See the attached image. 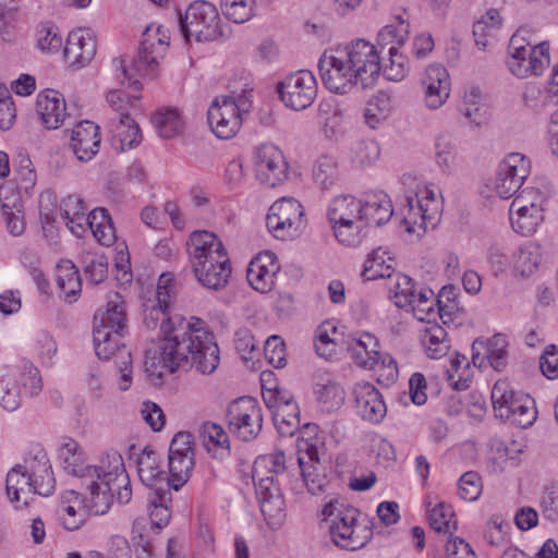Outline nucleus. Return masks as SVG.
<instances>
[{
	"instance_id": "obj_1",
	"label": "nucleus",
	"mask_w": 558,
	"mask_h": 558,
	"mask_svg": "<svg viewBox=\"0 0 558 558\" xmlns=\"http://www.w3.org/2000/svg\"><path fill=\"white\" fill-rule=\"evenodd\" d=\"M143 323L148 330L160 327L163 333L159 344L145 352L144 367L151 380H160L165 374H172L189 363L203 374L217 369L219 348L202 319L171 316L169 303L154 299L144 304Z\"/></svg>"
},
{
	"instance_id": "obj_2",
	"label": "nucleus",
	"mask_w": 558,
	"mask_h": 558,
	"mask_svg": "<svg viewBox=\"0 0 558 558\" xmlns=\"http://www.w3.org/2000/svg\"><path fill=\"white\" fill-rule=\"evenodd\" d=\"M190 262L197 281L206 289H223L231 265L222 242L211 232L194 231L187 242Z\"/></svg>"
},
{
	"instance_id": "obj_3",
	"label": "nucleus",
	"mask_w": 558,
	"mask_h": 558,
	"mask_svg": "<svg viewBox=\"0 0 558 558\" xmlns=\"http://www.w3.org/2000/svg\"><path fill=\"white\" fill-rule=\"evenodd\" d=\"M98 469L100 476L92 477L86 483V489L90 494L89 512L95 515L105 514L113 497L121 505L128 504L132 498L131 482L123 459L118 452L108 453Z\"/></svg>"
},
{
	"instance_id": "obj_4",
	"label": "nucleus",
	"mask_w": 558,
	"mask_h": 558,
	"mask_svg": "<svg viewBox=\"0 0 558 558\" xmlns=\"http://www.w3.org/2000/svg\"><path fill=\"white\" fill-rule=\"evenodd\" d=\"M170 44L169 29L161 25H149L143 32L138 50V59L132 68H128L121 58H113L111 72L120 85H128L135 90L141 89V83L135 78L138 75L154 73L160 60L163 59Z\"/></svg>"
},
{
	"instance_id": "obj_5",
	"label": "nucleus",
	"mask_w": 558,
	"mask_h": 558,
	"mask_svg": "<svg viewBox=\"0 0 558 558\" xmlns=\"http://www.w3.org/2000/svg\"><path fill=\"white\" fill-rule=\"evenodd\" d=\"M323 512L330 518V536L338 547L356 550L364 547L373 537L369 521L365 517L361 518L356 508L330 501Z\"/></svg>"
},
{
	"instance_id": "obj_6",
	"label": "nucleus",
	"mask_w": 558,
	"mask_h": 558,
	"mask_svg": "<svg viewBox=\"0 0 558 558\" xmlns=\"http://www.w3.org/2000/svg\"><path fill=\"white\" fill-rule=\"evenodd\" d=\"M550 64L549 45L546 41L531 45L520 34H513L508 46L507 66L517 77L541 75Z\"/></svg>"
},
{
	"instance_id": "obj_7",
	"label": "nucleus",
	"mask_w": 558,
	"mask_h": 558,
	"mask_svg": "<svg viewBox=\"0 0 558 558\" xmlns=\"http://www.w3.org/2000/svg\"><path fill=\"white\" fill-rule=\"evenodd\" d=\"M219 21V13L214 4L194 1L185 14L179 17L180 32L185 41H190L192 37L196 41L216 40L222 36Z\"/></svg>"
},
{
	"instance_id": "obj_8",
	"label": "nucleus",
	"mask_w": 558,
	"mask_h": 558,
	"mask_svg": "<svg viewBox=\"0 0 558 558\" xmlns=\"http://www.w3.org/2000/svg\"><path fill=\"white\" fill-rule=\"evenodd\" d=\"M319 75L327 89L345 94L360 84L342 48L325 51L318 62Z\"/></svg>"
},
{
	"instance_id": "obj_9",
	"label": "nucleus",
	"mask_w": 558,
	"mask_h": 558,
	"mask_svg": "<svg viewBox=\"0 0 558 558\" xmlns=\"http://www.w3.org/2000/svg\"><path fill=\"white\" fill-rule=\"evenodd\" d=\"M59 217L78 238L89 229L95 239L104 245L111 244L116 239L114 227L108 211H59Z\"/></svg>"
},
{
	"instance_id": "obj_10",
	"label": "nucleus",
	"mask_w": 558,
	"mask_h": 558,
	"mask_svg": "<svg viewBox=\"0 0 558 558\" xmlns=\"http://www.w3.org/2000/svg\"><path fill=\"white\" fill-rule=\"evenodd\" d=\"M227 418L230 432L244 441L255 439L262 430V408L253 398L242 397L232 401Z\"/></svg>"
},
{
	"instance_id": "obj_11",
	"label": "nucleus",
	"mask_w": 558,
	"mask_h": 558,
	"mask_svg": "<svg viewBox=\"0 0 558 558\" xmlns=\"http://www.w3.org/2000/svg\"><path fill=\"white\" fill-rule=\"evenodd\" d=\"M531 160L521 153H509L499 162L495 191L502 199L514 196L531 174Z\"/></svg>"
},
{
	"instance_id": "obj_12",
	"label": "nucleus",
	"mask_w": 558,
	"mask_h": 558,
	"mask_svg": "<svg viewBox=\"0 0 558 558\" xmlns=\"http://www.w3.org/2000/svg\"><path fill=\"white\" fill-rule=\"evenodd\" d=\"M277 90L286 107L301 111L314 102L317 96V81L312 72L299 70L279 82Z\"/></svg>"
},
{
	"instance_id": "obj_13",
	"label": "nucleus",
	"mask_w": 558,
	"mask_h": 558,
	"mask_svg": "<svg viewBox=\"0 0 558 558\" xmlns=\"http://www.w3.org/2000/svg\"><path fill=\"white\" fill-rule=\"evenodd\" d=\"M244 102L233 97H216L207 111V121L211 132L221 140H230L236 135L242 125Z\"/></svg>"
},
{
	"instance_id": "obj_14",
	"label": "nucleus",
	"mask_w": 558,
	"mask_h": 558,
	"mask_svg": "<svg viewBox=\"0 0 558 558\" xmlns=\"http://www.w3.org/2000/svg\"><path fill=\"white\" fill-rule=\"evenodd\" d=\"M363 88L376 82L381 73V58L377 48L369 41L356 39L342 48Z\"/></svg>"
},
{
	"instance_id": "obj_15",
	"label": "nucleus",
	"mask_w": 558,
	"mask_h": 558,
	"mask_svg": "<svg viewBox=\"0 0 558 558\" xmlns=\"http://www.w3.org/2000/svg\"><path fill=\"white\" fill-rule=\"evenodd\" d=\"M254 167L256 178L264 184L276 186L288 177V163L282 151L272 144L255 148Z\"/></svg>"
},
{
	"instance_id": "obj_16",
	"label": "nucleus",
	"mask_w": 558,
	"mask_h": 558,
	"mask_svg": "<svg viewBox=\"0 0 558 558\" xmlns=\"http://www.w3.org/2000/svg\"><path fill=\"white\" fill-rule=\"evenodd\" d=\"M423 100L430 110H437L445 105L450 95V76L441 64L428 65L421 80Z\"/></svg>"
},
{
	"instance_id": "obj_17",
	"label": "nucleus",
	"mask_w": 558,
	"mask_h": 558,
	"mask_svg": "<svg viewBox=\"0 0 558 558\" xmlns=\"http://www.w3.org/2000/svg\"><path fill=\"white\" fill-rule=\"evenodd\" d=\"M356 410L363 420L379 423L387 413L380 392L369 383H359L353 389Z\"/></svg>"
},
{
	"instance_id": "obj_18",
	"label": "nucleus",
	"mask_w": 558,
	"mask_h": 558,
	"mask_svg": "<svg viewBox=\"0 0 558 558\" xmlns=\"http://www.w3.org/2000/svg\"><path fill=\"white\" fill-rule=\"evenodd\" d=\"M70 146L80 161L92 160L99 150V128L92 121L78 122L72 130Z\"/></svg>"
},
{
	"instance_id": "obj_19",
	"label": "nucleus",
	"mask_w": 558,
	"mask_h": 558,
	"mask_svg": "<svg viewBox=\"0 0 558 558\" xmlns=\"http://www.w3.org/2000/svg\"><path fill=\"white\" fill-rule=\"evenodd\" d=\"M555 197L556 191L551 182L545 177H536L532 184L523 189L514 198L510 209L517 204L518 209H545L553 204Z\"/></svg>"
},
{
	"instance_id": "obj_20",
	"label": "nucleus",
	"mask_w": 558,
	"mask_h": 558,
	"mask_svg": "<svg viewBox=\"0 0 558 558\" xmlns=\"http://www.w3.org/2000/svg\"><path fill=\"white\" fill-rule=\"evenodd\" d=\"M96 53V40L89 29L78 28L69 34L65 47V59L78 68L87 64Z\"/></svg>"
},
{
	"instance_id": "obj_21",
	"label": "nucleus",
	"mask_w": 558,
	"mask_h": 558,
	"mask_svg": "<svg viewBox=\"0 0 558 558\" xmlns=\"http://www.w3.org/2000/svg\"><path fill=\"white\" fill-rule=\"evenodd\" d=\"M37 113L47 130H56L63 122L66 107L63 96L54 89H46L38 94Z\"/></svg>"
},
{
	"instance_id": "obj_22",
	"label": "nucleus",
	"mask_w": 558,
	"mask_h": 558,
	"mask_svg": "<svg viewBox=\"0 0 558 558\" xmlns=\"http://www.w3.org/2000/svg\"><path fill=\"white\" fill-rule=\"evenodd\" d=\"M59 458L63 463L64 471L73 476L80 477L83 486H86V483H88L92 477L100 476L98 466L85 465L80 446L73 439H69L60 447Z\"/></svg>"
},
{
	"instance_id": "obj_23",
	"label": "nucleus",
	"mask_w": 558,
	"mask_h": 558,
	"mask_svg": "<svg viewBox=\"0 0 558 558\" xmlns=\"http://www.w3.org/2000/svg\"><path fill=\"white\" fill-rule=\"evenodd\" d=\"M126 327V313L124 301L118 293L108 296L106 308H99L94 315V330H110L122 333Z\"/></svg>"
},
{
	"instance_id": "obj_24",
	"label": "nucleus",
	"mask_w": 558,
	"mask_h": 558,
	"mask_svg": "<svg viewBox=\"0 0 558 558\" xmlns=\"http://www.w3.org/2000/svg\"><path fill=\"white\" fill-rule=\"evenodd\" d=\"M269 232L279 240L296 236L304 228V211H272L266 216Z\"/></svg>"
},
{
	"instance_id": "obj_25",
	"label": "nucleus",
	"mask_w": 558,
	"mask_h": 558,
	"mask_svg": "<svg viewBox=\"0 0 558 558\" xmlns=\"http://www.w3.org/2000/svg\"><path fill=\"white\" fill-rule=\"evenodd\" d=\"M137 473L141 482L153 489L166 487L167 474L160 468L158 453L149 447H146L137 457Z\"/></svg>"
},
{
	"instance_id": "obj_26",
	"label": "nucleus",
	"mask_w": 558,
	"mask_h": 558,
	"mask_svg": "<svg viewBox=\"0 0 558 558\" xmlns=\"http://www.w3.org/2000/svg\"><path fill=\"white\" fill-rule=\"evenodd\" d=\"M338 211H332L329 221L333 229L336 239L345 246H356L362 241L361 232L365 222L361 211L352 217L338 216Z\"/></svg>"
},
{
	"instance_id": "obj_27",
	"label": "nucleus",
	"mask_w": 558,
	"mask_h": 558,
	"mask_svg": "<svg viewBox=\"0 0 558 558\" xmlns=\"http://www.w3.org/2000/svg\"><path fill=\"white\" fill-rule=\"evenodd\" d=\"M399 213L403 214L404 211ZM441 213L442 211H407L405 215H398L397 211H389L387 220L396 216L400 221V227H403L408 234L420 239L429 228H436L441 219Z\"/></svg>"
},
{
	"instance_id": "obj_28",
	"label": "nucleus",
	"mask_w": 558,
	"mask_h": 558,
	"mask_svg": "<svg viewBox=\"0 0 558 558\" xmlns=\"http://www.w3.org/2000/svg\"><path fill=\"white\" fill-rule=\"evenodd\" d=\"M109 128L113 141L119 143L121 151L131 149L142 142L143 136L140 126L130 117V113H122L118 120L111 119Z\"/></svg>"
},
{
	"instance_id": "obj_29",
	"label": "nucleus",
	"mask_w": 558,
	"mask_h": 558,
	"mask_svg": "<svg viewBox=\"0 0 558 558\" xmlns=\"http://www.w3.org/2000/svg\"><path fill=\"white\" fill-rule=\"evenodd\" d=\"M348 351L355 364L365 368H373L378 361L377 340L371 333H363L359 338L347 341Z\"/></svg>"
},
{
	"instance_id": "obj_30",
	"label": "nucleus",
	"mask_w": 558,
	"mask_h": 558,
	"mask_svg": "<svg viewBox=\"0 0 558 558\" xmlns=\"http://www.w3.org/2000/svg\"><path fill=\"white\" fill-rule=\"evenodd\" d=\"M542 258V250L537 243L526 242L511 256L513 274L520 277L531 276L538 267Z\"/></svg>"
},
{
	"instance_id": "obj_31",
	"label": "nucleus",
	"mask_w": 558,
	"mask_h": 558,
	"mask_svg": "<svg viewBox=\"0 0 558 558\" xmlns=\"http://www.w3.org/2000/svg\"><path fill=\"white\" fill-rule=\"evenodd\" d=\"M7 495L12 502L27 506L32 500V475L16 465L7 475Z\"/></svg>"
},
{
	"instance_id": "obj_32",
	"label": "nucleus",
	"mask_w": 558,
	"mask_h": 558,
	"mask_svg": "<svg viewBox=\"0 0 558 558\" xmlns=\"http://www.w3.org/2000/svg\"><path fill=\"white\" fill-rule=\"evenodd\" d=\"M407 206L409 209H428L444 206V199L440 189L433 184H417L415 190L405 194Z\"/></svg>"
},
{
	"instance_id": "obj_33",
	"label": "nucleus",
	"mask_w": 558,
	"mask_h": 558,
	"mask_svg": "<svg viewBox=\"0 0 558 558\" xmlns=\"http://www.w3.org/2000/svg\"><path fill=\"white\" fill-rule=\"evenodd\" d=\"M57 284L66 301L76 300L82 283L78 269L71 260H61L58 264Z\"/></svg>"
},
{
	"instance_id": "obj_34",
	"label": "nucleus",
	"mask_w": 558,
	"mask_h": 558,
	"mask_svg": "<svg viewBox=\"0 0 558 558\" xmlns=\"http://www.w3.org/2000/svg\"><path fill=\"white\" fill-rule=\"evenodd\" d=\"M194 466L192 454H169V476L166 487L179 490L190 478Z\"/></svg>"
},
{
	"instance_id": "obj_35",
	"label": "nucleus",
	"mask_w": 558,
	"mask_h": 558,
	"mask_svg": "<svg viewBox=\"0 0 558 558\" xmlns=\"http://www.w3.org/2000/svg\"><path fill=\"white\" fill-rule=\"evenodd\" d=\"M151 123L162 138H173L183 131V122L175 108L157 110L151 117Z\"/></svg>"
},
{
	"instance_id": "obj_36",
	"label": "nucleus",
	"mask_w": 558,
	"mask_h": 558,
	"mask_svg": "<svg viewBox=\"0 0 558 558\" xmlns=\"http://www.w3.org/2000/svg\"><path fill=\"white\" fill-rule=\"evenodd\" d=\"M523 392L514 391L506 380H498L492 389V402L496 415L500 418H508L512 404L517 402Z\"/></svg>"
},
{
	"instance_id": "obj_37",
	"label": "nucleus",
	"mask_w": 558,
	"mask_h": 558,
	"mask_svg": "<svg viewBox=\"0 0 558 558\" xmlns=\"http://www.w3.org/2000/svg\"><path fill=\"white\" fill-rule=\"evenodd\" d=\"M315 393L317 401L328 412L338 410L344 403V390L332 379L327 378L318 381L315 386Z\"/></svg>"
},
{
	"instance_id": "obj_38",
	"label": "nucleus",
	"mask_w": 558,
	"mask_h": 558,
	"mask_svg": "<svg viewBox=\"0 0 558 558\" xmlns=\"http://www.w3.org/2000/svg\"><path fill=\"white\" fill-rule=\"evenodd\" d=\"M170 490L165 487L157 488L148 497L149 519L151 525L158 530L165 527L170 520L171 513L168 508V496Z\"/></svg>"
},
{
	"instance_id": "obj_39",
	"label": "nucleus",
	"mask_w": 558,
	"mask_h": 558,
	"mask_svg": "<svg viewBox=\"0 0 558 558\" xmlns=\"http://www.w3.org/2000/svg\"><path fill=\"white\" fill-rule=\"evenodd\" d=\"M122 333H113L110 330H94L95 351L99 359L109 360L117 356L121 361V352L128 351L124 345H120Z\"/></svg>"
},
{
	"instance_id": "obj_40",
	"label": "nucleus",
	"mask_w": 558,
	"mask_h": 558,
	"mask_svg": "<svg viewBox=\"0 0 558 558\" xmlns=\"http://www.w3.org/2000/svg\"><path fill=\"white\" fill-rule=\"evenodd\" d=\"M81 264L84 275L92 284H99L108 278V258L100 253L85 252L82 254Z\"/></svg>"
},
{
	"instance_id": "obj_41",
	"label": "nucleus",
	"mask_w": 558,
	"mask_h": 558,
	"mask_svg": "<svg viewBox=\"0 0 558 558\" xmlns=\"http://www.w3.org/2000/svg\"><path fill=\"white\" fill-rule=\"evenodd\" d=\"M380 156V147L373 140H363L354 143L349 153V159L354 168L373 166Z\"/></svg>"
},
{
	"instance_id": "obj_42",
	"label": "nucleus",
	"mask_w": 558,
	"mask_h": 558,
	"mask_svg": "<svg viewBox=\"0 0 558 558\" xmlns=\"http://www.w3.org/2000/svg\"><path fill=\"white\" fill-rule=\"evenodd\" d=\"M272 421L281 436H292L300 426V409L298 403L283 404L274 410Z\"/></svg>"
},
{
	"instance_id": "obj_43",
	"label": "nucleus",
	"mask_w": 558,
	"mask_h": 558,
	"mask_svg": "<svg viewBox=\"0 0 558 558\" xmlns=\"http://www.w3.org/2000/svg\"><path fill=\"white\" fill-rule=\"evenodd\" d=\"M509 417L513 424L520 426L521 428H526L531 426L537 416V411L535 408V401L525 393L519 396V399L514 404H512V409L509 410Z\"/></svg>"
},
{
	"instance_id": "obj_44",
	"label": "nucleus",
	"mask_w": 558,
	"mask_h": 558,
	"mask_svg": "<svg viewBox=\"0 0 558 558\" xmlns=\"http://www.w3.org/2000/svg\"><path fill=\"white\" fill-rule=\"evenodd\" d=\"M389 296L395 305L400 308H405L411 305L412 298L415 294L413 280L402 274L395 276L392 284L388 286Z\"/></svg>"
},
{
	"instance_id": "obj_45",
	"label": "nucleus",
	"mask_w": 558,
	"mask_h": 558,
	"mask_svg": "<svg viewBox=\"0 0 558 558\" xmlns=\"http://www.w3.org/2000/svg\"><path fill=\"white\" fill-rule=\"evenodd\" d=\"M486 362L497 372L505 369L507 365L508 342L502 335H495L484 341Z\"/></svg>"
},
{
	"instance_id": "obj_46",
	"label": "nucleus",
	"mask_w": 558,
	"mask_h": 558,
	"mask_svg": "<svg viewBox=\"0 0 558 558\" xmlns=\"http://www.w3.org/2000/svg\"><path fill=\"white\" fill-rule=\"evenodd\" d=\"M338 175V161L331 156H322L313 167V180L324 190L335 184Z\"/></svg>"
},
{
	"instance_id": "obj_47",
	"label": "nucleus",
	"mask_w": 558,
	"mask_h": 558,
	"mask_svg": "<svg viewBox=\"0 0 558 558\" xmlns=\"http://www.w3.org/2000/svg\"><path fill=\"white\" fill-rule=\"evenodd\" d=\"M509 220L515 233L529 236L536 232L544 216L542 211H509Z\"/></svg>"
},
{
	"instance_id": "obj_48",
	"label": "nucleus",
	"mask_w": 558,
	"mask_h": 558,
	"mask_svg": "<svg viewBox=\"0 0 558 558\" xmlns=\"http://www.w3.org/2000/svg\"><path fill=\"white\" fill-rule=\"evenodd\" d=\"M429 525L437 533L450 534L457 531L454 512L450 505L438 504L429 513Z\"/></svg>"
},
{
	"instance_id": "obj_49",
	"label": "nucleus",
	"mask_w": 558,
	"mask_h": 558,
	"mask_svg": "<svg viewBox=\"0 0 558 558\" xmlns=\"http://www.w3.org/2000/svg\"><path fill=\"white\" fill-rule=\"evenodd\" d=\"M223 15L238 24L251 20L255 14V0H221Z\"/></svg>"
},
{
	"instance_id": "obj_50",
	"label": "nucleus",
	"mask_w": 558,
	"mask_h": 558,
	"mask_svg": "<svg viewBox=\"0 0 558 558\" xmlns=\"http://www.w3.org/2000/svg\"><path fill=\"white\" fill-rule=\"evenodd\" d=\"M389 59L381 61V72L389 81H402L408 72L407 58L399 52V48L390 46L388 49Z\"/></svg>"
},
{
	"instance_id": "obj_51",
	"label": "nucleus",
	"mask_w": 558,
	"mask_h": 558,
	"mask_svg": "<svg viewBox=\"0 0 558 558\" xmlns=\"http://www.w3.org/2000/svg\"><path fill=\"white\" fill-rule=\"evenodd\" d=\"M199 436L207 451L229 449V437L226 430L218 424L206 422L199 428Z\"/></svg>"
},
{
	"instance_id": "obj_52",
	"label": "nucleus",
	"mask_w": 558,
	"mask_h": 558,
	"mask_svg": "<svg viewBox=\"0 0 558 558\" xmlns=\"http://www.w3.org/2000/svg\"><path fill=\"white\" fill-rule=\"evenodd\" d=\"M436 305V298L433 290L428 288H422L418 293L415 292L412 298L411 307L414 316L421 320H430L435 316L436 312L434 306Z\"/></svg>"
},
{
	"instance_id": "obj_53",
	"label": "nucleus",
	"mask_w": 558,
	"mask_h": 558,
	"mask_svg": "<svg viewBox=\"0 0 558 558\" xmlns=\"http://www.w3.org/2000/svg\"><path fill=\"white\" fill-rule=\"evenodd\" d=\"M318 112L325 133L335 135L343 123V112L331 101H322Z\"/></svg>"
},
{
	"instance_id": "obj_54",
	"label": "nucleus",
	"mask_w": 558,
	"mask_h": 558,
	"mask_svg": "<svg viewBox=\"0 0 558 558\" xmlns=\"http://www.w3.org/2000/svg\"><path fill=\"white\" fill-rule=\"evenodd\" d=\"M409 23L398 16L391 24L386 25L379 33L378 39L381 44H391V46H401L409 35Z\"/></svg>"
},
{
	"instance_id": "obj_55",
	"label": "nucleus",
	"mask_w": 558,
	"mask_h": 558,
	"mask_svg": "<svg viewBox=\"0 0 558 558\" xmlns=\"http://www.w3.org/2000/svg\"><path fill=\"white\" fill-rule=\"evenodd\" d=\"M434 150L437 165L441 169H450L457 155L456 146L451 137L447 134L438 135L435 138Z\"/></svg>"
},
{
	"instance_id": "obj_56",
	"label": "nucleus",
	"mask_w": 558,
	"mask_h": 558,
	"mask_svg": "<svg viewBox=\"0 0 558 558\" xmlns=\"http://www.w3.org/2000/svg\"><path fill=\"white\" fill-rule=\"evenodd\" d=\"M258 502L267 524L271 529L279 526L284 511V500L282 496H275L272 498L263 497Z\"/></svg>"
},
{
	"instance_id": "obj_57",
	"label": "nucleus",
	"mask_w": 558,
	"mask_h": 558,
	"mask_svg": "<svg viewBox=\"0 0 558 558\" xmlns=\"http://www.w3.org/2000/svg\"><path fill=\"white\" fill-rule=\"evenodd\" d=\"M446 331L436 325L426 330L424 343L426 353L430 359H439L447 352L448 344L445 343Z\"/></svg>"
},
{
	"instance_id": "obj_58",
	"label": "nucleus",
	"mask_w": 558,
	"mask_h": 558,
	"mask_svg": "<svg viewBox=\"0 0 558 558\" xmlns=\"http://www.w3.org/2000/svg\"><path fill=\"white\" fill-rule=\"evenodd\" d=\"M329 332L336 333L337 328L330 324H322L316 331L314 345L319 356L329 359L336 352V340Z\"/></svg>"
},
{
	"instance_id": "obj_59",
	"label": "nucleus",
	"mask_w": 558,
	"mask_h": 558,
	"mask_svg": "<svg viewBox=\"0 0 558 558\" xmlns=\"http://www.w3.org/2000/svg\"><path fill=\"white\" fill-rule=\"evenodd\" d=\"M483 484L478 473L469 471L461 475L458 483V493L465 501H475L482 493Z\"/></svg>"
},
{
	"instance_id": "obj_60",
	"label": "nucleus",
	"mask_w": 558,
	"mask_h": 558,
	"mask_svg": "<svg viewBox=\"0 0 558 558\" xmlns=\"http://www.w3.org/2000/svg\"><path fill=\"white\" fill-rule=\"evenodd\" d=\"M298 464L307 490L313 495L320 493L325 485V476L317 472L316 464H308L303 456L298 457Z\"/></svg>"
},
{
	"instance_id": "obj_61",
	"label": "nucleus",
	"mask_w": 558,
	"mask_h": 558,
	"mask_svg": "<svg viewBox=\"0 0 558 558\" xmlns=\"http://www.w3.org/2000/svg\"><path fill=\"white\" fill-rule=\"evenodd\" d=\"M388 116L389 100L385 96L374 98L364 110L365 123L372 129L377 128Z\"/></svg>"
},
{
	"instance_id": "obj_62",
	"label": "nucleus",
	"mask_w": 558,
	"mask_h": 558,
	"mask_svg": "<svg viewBox=\"0 0 558 558\" xmlns=\"http://www.w3.org/2000/svg\"><path fill=\"white\" fill-rule=\"evenodd\" d=\"M37 45L44 52H57L62 47V37L54 25H43L37 31Z\"/></svg>"
},
{
	"instance_id": "obj_63",
	"label": "nucleus",
	"mask_w": 558,
	"mask_h": 558,
	"mask_svg": "<svg viewBox=\"0 0 558 558\" xmlns=\"http://www.w3.org/2000/svg\"><path fill=\"white\" fill-rule=\"evenodd\" d=\"M0 402L4 410L15 411L20 407V392L14 377L3 376L0 380Z\"/></svg>"
},
{
	"instance_id": "obj_64",
	"label": "nucleus",
	"mask_w": 558,
	"mask_h": 558,
	"mask_svg": "<svg viewBox=\"0 0 558 558\" xmlns=\"http://www.w3.org/2000/svg\"><path fill=\"white\" fill-rule=\"evenodd\" d=\"M265 357L276 368L286 365V345L279 336H270L264 345Z\"/></svg>"
}]
</instances>
